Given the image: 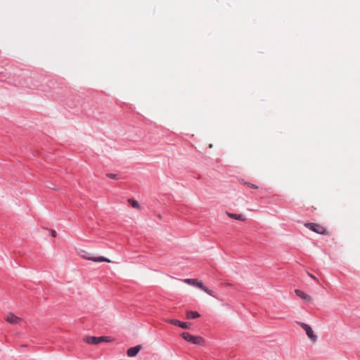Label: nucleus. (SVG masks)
Returning <instances> with one entry per match:
<instances>
[{"instance_id": "3", "label": "nucleus", "mask_w": 360, "mask_h": 360, "mask_svg": "<svg viewBox=\"0 0 360 360\" xmlns=\"http://www.w3.org/2000/svg\"><path fill=\"white\" fill-rule=\"evenodd\" d=\"M304 226H305V227H307V229H309V230H311L315 233H319L321 235H326L328 233L327 229L321 224L311 222V223H306L304 224Z\"/></svg>"}, {"instance_id": "7", "label": "nucleus", "mask_w": 360, "mask_h": 360, "mask_svg": "<svg viewBox=\"0 0 360 360\" xmlns=\"http://www.w3.org/2000/svg\"><path fill=\"white\" fill-rule=\"evenodd\" d=\"M6 320L11 324H18L21 322L22 319L13 313H8Z\"/></svg>"}, {"instance_id": "17", "label": "nucleus", "mask_w": 360, "mask_h": 360, "mask_svg": "<svg viewBox=\"0 0 360 360\" xmlns=\"http://www.w3.org/2000/svg\"><path fill=\"white\" fill-rule=\"evenodd\" d=\"M309 276L311 278H313L314 279H316V277L314 276L313 275L310 274L309 273H308Z\"/></svg>"}, {"instance_id": "11", "label": "nucleus", "mask_w": 360, "mask_h": 360, "mask_svg": "<svg viewBox=\"0 0 360 360\" xmlns=\"http://www.w3.org/2000/svg\"><path fill=\"white\" fill-rule=\"evenodd\" d=\"M295 294L300 297V298L305 300H310L311 297L309 295L304 292L303 291L300 290H295Z\"/></svg>"}, {"instance_id": "13", "label": "nucleus", "mask_w": 360, "mask_h": 360, "mask_svg": "<svg viewBox=\"0 0 360 360\" xmlns=\"http://www.w3.org/2000/svg\"><path fill=\"white\" fill-rule=\"evenodd\" d=\"M129 203L131 205L133 208L135 209H140V205L138 202V201L134 200V199H129L128 200Z\"/></svg>"}, {"instance_id": "5", "label": "nucleus", "mask_w": 360, "mask_h": 360, "mask_svg": "<svg viewBox=\"0 0 360 360\" xmlns=\"http://www.w3.org/2000/svg\"><path fill=\"white\" fill-rule=\"evenodd\" d=\"M298 325L304 329L306 332L307 337L313 342H316L317 340V336L314 335V331L311 327L303 322H297Z\"/></svg>"}, {"instance_id": "4", "label": "nucleus", "mask_w": 360, "mask_h": 360, "mask_svg": "<svg viewBox=\"0 0 360 360\" xmlns=\"http://www.w3.org/2000/svg\"><path fill=\"white\" fill-rule=\"evenodd\" d=\"M84 340L91 345H98L103 342H110V337L108 336H101V337H94L89 336L86 337L84 339Z\"/></svg>"}, {"instance_id": "10", "label": "nucleus", "mask_w": 360, "mask_h": 360, "mask_svg": "<svg viewBox=\"0 0 360 360\" xmlns=\"http://www.w3.org/2000/svg\"><path fill=\"white\" fill-rule=\"evenodd\" d=\"M200 316V314L195 311H188L186 312V318L188 319H194Z\"/></svg>"}, {"instance_id": "15", "label": "nucleus", "mask_w": 360, "mask_h": 360, "mask_svg": "<svg viewBox=\"0 0 360 360\" xmlns=\"http://www.w3.org/2000/svg\"><path fill=\"white\" fill-rule=\"evenodd\" d=\"M117 174H112V173H109V174H107L108 177H109L110 179H117Z\"/></svg>"}, {"instance_id": "1", "label": "nucleus", "mask_w": 360, "mask_h": 360, "mask_svg": "<svg viewBox=\"0 0 360 360\" xmlns=\"http://www.w3.org/2000/svg\"><path fill=\"white\" fill-rule=\"evenodd\" d=\"M184 282L188 285H193L198 288H200V290H203L205 292H206L209 295L215 297V295H214L213 291L210 290L206 286H205L203 283L201 281H198L197 279H193V278H186L184 280Z\"/></svg>"}, {"instance_id": "16", "label": "nucleus", "mask_w": 360, "mask_h": 360, "mask_svg": "<svg viewBox=\"0 0 360 360\" xmlns=\"http://www.w3.org/2000/svg\"><path fill=\"white\" fill-rule=\"evenodd\" d=\"M51 236H52L53 237H56V231L53 230V231H51Z\"/></svg>"}, {"instance_id": "6", "label": "nucleus", "mask_w": 360, "mask_h": 360, "mask_svg": "<svg viewBox=\"0 0 360 360\" xmlns=\"http://www.w3.org/2000/svg\"><path fill=\"white\" fill-rule=\"evenodd\" d=\"M167 321L168 323H169L170 324H172L174 326H177L184 329H188L191 326V323L183 322L179 320H177V319H168Z\"/></svg>"}, {"instance_id": "12", "label": "nucleus", "mask_w": 360, "mask_h": 360, "mask_svg": "<svg viewBox=\"0 0 360 360\" xmlns=\"http://www.w3.org/2000/svg\"><path fill=\"white\" fill-rule=\"evenodd\" d=\"M228 215L234 219L243 221L245 219L244 216L241 214H233V213H228Z\"/></svg>"}, {"instance_id": "14", "label": "nucleus", "mask_w": 360, "mask_h": 360, "mask_svg": "<svg viewBox=\"0 0 360 360\" xmlns=\"http://www.w3.org/2000/svg\"><path fill=\"white\" fill-rule=\"evenodd\" d=\"M245 184L247 185L248 187L254 188V189H257L259 188L257 185L249 183V182H245Z\"/></svg>"}, {"instance_id": "9", "label": "nucleus", "mask_w": 360, "mask_h": 360, "mask_svg": "<svg viewBox=\"0 0 360 360\" xmlns=\"http://www.w3.org/2000/svg\"><path fill=\"white\" fill-rule=\"evenodd\" d=\"M85 258L88 260L96 262H108V263L111 262V261L109 259L102 257V256H101V257H85Z\"/></svg>"}, {"instance_id": "8", "label": "nucleus", "mask_w": 360, "mask_h": 360, "mask_svg": "<svg viewBox=\"0 0 360 360\" xmlns=\"http://www.w3.org/2000/svg\"><path fill=\"white\" fill-rule=\"evenodd\" d=\"M141 349V345H136L135 347H130L127 352V354L129 357L135 356Z\"/></svg>"}, {"instance_id": "2", "label": "nucleus", "mask_w": 360, "mask_h": 360, "mask_svg": "<svg viewBox=\"0 0 360 360\" xmlns=\"http://www.w3.org/2000/svg\"><path fill=\"white\" fill-rule=\"evenodd\" d=\"M181 336L186 342H188L193 345H202L205 343L204 339L202 337L193 335L188 332L182 333L181 334Z\"/></svg>"}]
</instances>
